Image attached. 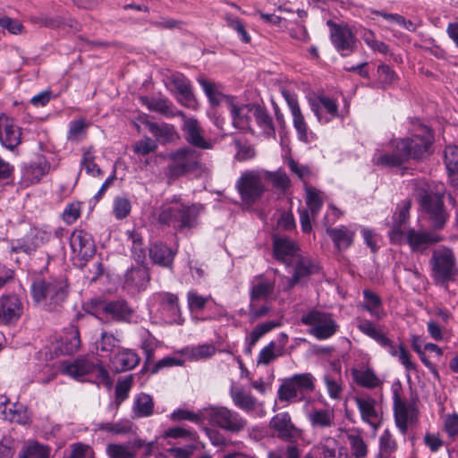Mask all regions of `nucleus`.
<instances>
[{"label": "nucleus", "instance_id": "774afa93", "mask_svg": "<svg viewBox=\"0 0 458 458\" xmlns=\"http://www.w3.org/2000/svg\"><path fill=\"white\" fill-rule=\"evenodd\" d=\"M131 202L123 197H117L114 200V214L117 219L126 217L131 212Z\"/></svg>", "mask_w": 458, "mask_h": 458}, {"label": "nucleus", "instance_id": "de8ad7c7", "mask_svg": "<svg viewBox=\"0 0 458 458\" xmlns=\"http://www.w3.org/2000/svg\"><path fill=\"white\" fill-rule=\"evenodd\" d=\"M140 102L150 111L158 112L160 114H171V102L167 98H149L148 97H140Z\"/></svg>", "mask_w": 458, "mask_h": 458}, {"label": "nucleus", "instance_id": "052dcab7", "mask_svg": "<svg viewBox=\"0 0 458 458\" xmlns=\"http://www.w3.org/2000/svg\"><path fill=\"white\" fill-rule=\"evenodd\" d=\"M259 301H252L250 300L248 315L250 322L266 317L272 310L267 301H265V303L261 305H259Z\"/></svg>", "mask_w": 458, "mask_h": 458}, {"label": "nucleus", "instance_id": "72a5a7b5", "mask_svg": "<svg viewBox=\"0 0 458 458\" xmlns=\"http://www.w3.org/2000/svg\"><path fill=\"white\" fill-rule=\"evenodd\" d=\"M175 252L164 243H155L149 249V257L152 261L164 267H170L173 264Z\"/></svg>", "mask_w": 458, "mask_h": 458}, {"label": "nucleus", "instance_id": "39448f33", "mask_svg": "<svg viewBox=\"0 0 458 458\" xmlns=\"http://www.w3.org/2000/svg\"><path fill=\"white\" fill-rule=\"evenodd\" d=\"M36 302L47 306L49 310L61 304L67 296L66 284L56 279H38L31 285Z\"/></svg>", "mask_w": 458, "mask_h": 458}, {"label": "nucleus", "instance_id": "a211bd4d", "mask_svg": "<svg viewBox=\"0 0 458 458\" xmlns=\"http://www.w3.org/2000/svg\"><path fill=\"white\" fill-rule=\"evenodd\" d=\"M21 140V130L13 119L5 114L0 115V142L8 148L14 149Z\"/></svg>", "mask_w": 458, "mask_h": 458}, {"label": "nucleus", "instance_id": "f3484780", "mask_svg": "<svg viewBox=\"0 0 458 458\" xmlns=\"http://www.w3.org/2000/svg\"><path fill=\"white\" fill-rule=\"evenodd\" d=\"M70 245L72 252L81 259L91 258L96 251L92 236L81 229H76L70 237Z\"/></svg>", "mask_w": 458, "mask_h": 458}, {"label": "nucleus", "instance_id": "7ed1b4c3", "mask_svg": "<svg viewBox=\"0 0 458 458\" xmlns=\"http://www.w3.org/2000/svg\"><path fill=\"white\" fill-rule=\"evenodd\" d=\"M315 390V377L311 373L295 374L284 378L277 390V399L286 403L305 401Z\"/></svg>", "mask_w": 458, "mask_h": 458}, {"label": "nucleus", "instance_id": "20e7f679", "mask_svg": "<svg viewBox=\"0 0 458 458\" xmlns=\"http://www.w3.org/2000/svg\"><path fill=\"white\" fill-rule=\"evenodd\" d=\"M431 277L437 284L454 282L458 276V263L452 249L440 247L433 250L429 259Z\"/></svg>", "mask_w": 458, "mask_h": 458}, {"label": "nucleus", "instance_id": "58836bf2", "mask_svg": "<svg viewBox=\"0 0 458 458\" xmlns=\"http://www.w3.org/2000/svg\"><path fill=\"white\" fill-rule=\"evenodd\" d=\"M352 374L354 381L361 386L368 388H374L380 385L381 381L377 377L373 369H353Z\"/></svg>", "mask_w": 458, "mask_h": 458}, {"label": "nucleus", "instance_id": "0e129e2a", "mask_svg": "<svg viewBox=\"0 0 458 458\" xmlns=\"http://www.w3.org/2000/svg\"><path fill=\"white\" fill-rule=\"evenodd\" d=\"M210 298V296L199 295L196 291H189L187 293L189 310L191 312L202 310Z\"/></svg>", "mask_w": 458, "mask_h": 458}, {"label": "nucleus", "instance_id": "1a4fd4ad", "mask_svg": "<svg viewBox=\"0 0 458 458\" xmlns=\"http://www.w3.org/2000/svg\"><path fill=\"white\" fill-rule=\"evenodd\" d=\"M203 417L211 425L216 426L230 433H239L247 426V420L237 411L224 406L205 409Z\"/></svg>", "mask_w": 458, "mask_h": 458}, {"label": "nucleus", "instance_id": "7c9ffc66", "mask_svg": "<svg viewBox=\"0 0 458 458\" xmlns=\"http://www.w3.org/2000/svg\"><path fill=\"white\" fill-rule=\"evenodd\" d=\"M154 401L152 396L145 393L138 394L132 403L131 418H148L154 413Z\"/></svg>", "mask_w": 458, "mask_h": 458}, {"label": "nucleus", "instance_id": "4468645a", "mask_svg": "<svg viewBox=\"0 0 458 458\" xmlns=\"http://www.w3.org/2000/svg\"><path fill=\"white\" fill-rule=\"evenodd\" d=\"M268 426L278 438L284 441H292L301 436V430L294 425L291 415L287 411L279 412L273 416Z\"/></svg>", "mask_w": 458, "mask_h": 458}, {"label": "nucleus", "instance_id": "b1692460", "mask_svg": "<svg viewBox=\"0 0 458 458\" xmlns=\"http://www.w3.org/2000/svg\"><path fill=\"white\" fill-rule=\"evenodd\" d=\"M311 110L320 123H328L338 114V106L335 100L321 96L318 102L311 103Z\"/></svg>", "mask_w": 458, "mask_h": 458}, {"label": "nucleus", "instance_id": "f257e3e1", "mask_svg": "<svg viewBox=\"0 0 458 458\" xmlns=\"http://www.w3.org/2000/svg\"><path fill=\"white\" fill-rule=\"evenodd\" d=\"M433 135L428 127L420 125L411 137L394 140L390 142L392 150L382 153L377 150L373 157L375 165L384 167L399 166L409 159L420 160L429 154Z\"/></svg>", "mask_w": 458, "mask_h": 458}, {"label": "nucleus", "instance_id": "9b49d317", "mask_svg": "<svg viewBox=\"0 0 458 458\" xmlns=\"http://www.w3.org/2000/svg\"><path fill=\"white\" fill-rule=\"evenodd\" d=\"M64 372L77 380L87 379L97 383L106 382L108 372L100 364L88 358L81 357L64 366Z\"/></svg>", "mask_w": 458, "mask_h": 458}, {"label": "nucleus", "instance_id": "6e6552de", "mask_svg": "<svg viewBox=\"0 0 458 458\" xmlns=\"http://www.w3.org/2000/svg\"><path fill=\"white\" fill-rule=\"evenodd\" d=\"M169 159L171 162L167 166V176L174 180L197 170L200 164V153L185 147L172 152Z\"/></svg>", "mask_w": 458, "mask_h": 458}, {"label": "nucleus", "instance_id": "2eb2a0df", "mask_svg": "<svg viewBox=\"0 0 458 458\" xmlns=\"http://www.w3.org/2000/svg\"><path fill=\"white\" fill-rule=\"evenodd\" d=\"M180 115L183 118L182 131L185 140L191 146L200 149H210L213 144L203 136V130L197 119L186 117L182 112Z\"/></svg>", "mask_w": 458, "mask_h": 458}, {"label": "nucleus", "instance_id": "6e6d98bb", "mask_svg": "<svg viewBox=\"0 0 458 458\" xmlns=\"http://www.w3.org/2000/svg\"><path fill=\"white\" fill-rule=\"evenodd\" d=\"M279 326L280 323L277 321L260 323L252 329L246 340H250V346H254L264 335Z\"/></svg>", "mask_w": 458, "mask_h": 458}, {"label": "nucleus", "instance_id": "5701e85b", "mask_svg": "<svg viewBox=\"0 0 458 458\" xmlns=\"http://www.w3.org/2000/svg\"><path fill=\"white\" fill-rule=\"evenodd\" d=\"M48 170L49 164L43 157H38L37 160L23 165L21 182L25 186L38 183Z\"/></svg>", "mask_w": 458, "mask_h": 458}, {"label": "nucleus", "instance_id": "69168bd1", "mask_svg": "<svg viewBox=\"0 0 458 458\" xmlns=\"http://www.w3.org/2000/svg\"><path fill=\"white\" fill-rule=\"evenodd\" d=\"M324 383L326 384L328 395L330 398L337 400L341 398L342 394V386L341 380L335 378V377L326 374L323 377Z\"/></svg>", "mask_w": 458, "mask_h": 458}, {"label": "nucleus", "instance_id": "6ab92c4d", "mask_svg": "<svg viewBox=\"0 0 458 458\" xmlns=\"http://www.w3.org/2000/svg\"><path fill=\"white\" fill-rule=\"evenodd\" d=\"M275 279H269L264 276H258L250 284L249 293L250 300L252 301H268L270 300H275L276 298V295L275 294Z\"/></svg>", "mask_w": 458, "mask_h": 458}, {"label": "nucleus", "instance_id": "4c0bfd02", "mask_svg": "<svg viewBox=\"0 0 458 458\" xmlns=\"http://www.w3.org/2000/svg\"><path fill=\"white\" fill-rule=\"evenodd\" d=\"M444 155L451 183L458 187V148L448 146L445 148Z\"/></svg>", "mask_w": 458, "mask_h": 458}, {"label": "nucleus", "instance_id": "a19ab883", "mask_svg": "<svg viewBox=\"0 0 458 458\" xmlns=\"http://www.w3.org/2000/svg\"><path fill=\"white\" fill-rule=\"evenodd\" d=\"M306 203L311 216L314 218L319 213L323 205V193L312 187H305Z\"/></svg>", "mask_w": 458, "mask_h": 458}, {"label": "nucleus", "instance_id": "c756f323", "mask_svg": "<svg viewBox=\"0 0 458 458\" xmlns=\"http://www.w3.org/2000/svg\"><path fill=\"white\" fill-rule=\"evenodd\" d=\"M326 232L339 251L348 249L353 242L355 232L344 225L337 228L327 227Z\"/></svg>", "mask_w": 458, "mask_h": 458}, {"label": "nucleus", "instance_id": "3c124183", "mask_svg": "<svg viewBox=\"0 0 458 458\" xmlns=\"http://www.w3.org/2000/svg\"><path fill=\"white\" fill-rule=\"evenodd\" d=\"M161 437L164 439L182 438L191 442H196L198 439L196 431L182 427H174L167 428L163 432Z\"/></svg>", "mask_w": 458, "mask_h": 458}, {"label": "nucleus", "instance_id": "864d4df0", "mask_svg": "<svg viewBox=\"0 0 458 458\" xmlns=\"http://www.w3.org/2000/svg\"><path fill=\"white\" fill-rule=\"evenodd\" d=\"M293 264H295L294 275L299 276L300 280L316 273L318 269V267L307 257L300 256Z\"/></svg>", "mask_w": 458, "mask_h": 458}, {"label": "nucleus", "instance_id": "0eeeda50", "mask_svg": "<svg viewBox=\"0 0 458 458\" xmlns=\"http://www.w3.org/2000/svg\"><path fill=\"white\" fill-rule=\"evenodd\" d=\"M301 322L309 326V334L318 340H326L333 336L339 328L332 314L316 309L310 310L301 316Z\"/></svg>", "mask_w": 458, "mask_h": 458}, {"label": "nucleus", "instance_id": "4be33fe9", "mask_svg": "<svg viewBox=\"0 0 458 458\" xmlns=\"http://www.w3.org/2000/svg\"><path fill=\"white\" fill-rule=\"evenodd\" d=\"M101 310L117 322L130 323L134 315L133 309L123 299L105 302Z\"/></svg>", "mask_w": 458, "mask_h": 458}, {"label": "nucleus", "instance_id": "5fc2aeb1", "mask_svg": "<svg viewBox=\"0 0 458 458\" xmlns=\"http://www.w3.org/2000/svg\"><path fill=\"white\" fill-rule=\"evenodd\" d=\"M148 130L156 138L164 142L173 140L175 136L174 127L166 123H148Z\"/></svg>", "mask_w": 458, "mask_h": 458}, {"label": "nucleus", "instance_id": "603ef678", "mask_svg": "<svg viewBox=\"0 0 458 458\" xmlns=\"http://www.w3.org/2000/svg\"><path fill=\"white\" fill-rule=\"evenodd\" d=\"M20 454L25 455V458H49L50 448L38 442H29L23 446Z\"/></svg>", "mask_w": 458, "mask_h": 458}, {"label": "nucleus", "instance_id": "680f3d73", "mask_svg": "<svg viewBox=\"0 0 458 458\" xmlns=\"http://www.w3.org/2000/svg\"><path fill=\"white\" fill-rule=\"evenodd\" d=\"M225 21L229 28L234 30L238 33L242 42L249 43L250 41V37L246 31L244 24L239 18L227 13L225 16Z\"/></svg>", "mask_w": 458, "mask_h": 458}, {"label": "nucleus", "instance_id": "79ce46f5", "mask_svg": "<svg viewBox=\"0 0 458 458\" xmlns=\"http://www.w3.org/2000/svg\"><path fill=\"white\" fill-rule=\"evenodd\" d=\"M10 246L12 252L30 255L38 249V241H34L29 233L24 238L13 240Z\"/></svg>", "mask_w": 458, "mask_h": 458}, {"label": "nucleus", "instance_id": "473e14b6", "mask_svg": "<svg viewBox=\"0 0 458 458\" xmlns=\"http://www.w3.org/2000/svg\"><path fill=\"white\" fill-rule=\"evenodd\" d=\"M140 362V358L132 350L118 352L112 359V364L116 372H123L134 369Z\"/></svg>", "mask_w": 458, "mask_h": 458}, {"label": "nucleus", "instance_id": "09e8293b", "mask_svg": "<svg viewBox=\"0 0 458 458\" xmlns=\"http://www.w3.org/2000/svg\"><path fill=\"white\" fill-rule=\"evenodd\" d=\"M106 454L109 458H136V451L130 443L127 444H108Z\"/></svg>", "mask_w": 458, "mask_h": 458}, {"label": "nucleus", "instance_id": "cd10ccee", "mask_svg": "<svg viewBox=\"0 0 458 458\" xmlns=\"http://www.w3.org/2000/svg\"><path fill=\"white\" fill-rule=\"evenodd\" d=\"M355 401L362 420L377 428L380 416L376 407V401L370 397H356Z\"/></svg>", "mask_w": 458, "mask_h": 458}, {"label": "nucleus", "instance_id": "412c9836", "mask_svg": "<svg viewBox=\"0 0 458 458\" xmlns=\"http://www.w3.org/2000/svg\"><path fill=\"white\" fill-rule=\"evenodd\" d=\"M284 98L285 101L287 102V105L291 110V114L293 115V126L296 129L298 132V137L300 140L303 142H309V133H308V127L307 123L305 122L304 116L301 114V111L299 106L298 100L295 97V95L288 92L284 91L283 92Z\"/></svg>", "mask_w": 458, "mask_h": 458}, {"label": "nucleus", "instance_id": "aec40b11", "mask_svg": "<svg viewBox=\"0 0 458 458\" xmlns=\"http://www.w3.org/2000/svg\"><path fill=\"white\" fill-rule=\"evenodd\" d=\"M443 240L433 231H417L411 228L406 233V241L412 251L423 252L429 245Z\"/></svg>", "mask_w": 458, "mask_h": 458}, {"label": "nucleus", "instance_id": "ea45409f", "mask_svg": "<svg viewBox=\"0 0 458 458\" xmlns=\"http://www.w3.org/2000/svg\"><path fill=\"white\" fill-rule=\"evenodd\" d=\"M320 458H345V449L340 447L338 442L332 437L326 438L318 446Z\"/></svg>", "mask_w": 458, "mask_h": 458}, {"label": "nucleus", "instance_id": "f8f14e48", "mask_svg": "<svg viewBox=\"0 0 458 458\" xmlns=\"http://www.w3.org/2000/svg\"><path fill=\"white\" fill-rule=\"evenodd\" d=\"M394 415L396 427L401 434L405 435L410 427L419 420V410L415 403L401 398L398 393L394 394Z\"/></svg>", "mask_w": 458, "mask_h": 458}, {"label": "nucleus", "instance_id": "423d86ee", "mask_svg": "<svg viewBox=\"0 0 458 458\" xmlns=\"http://www.w3.org/2000/svg\"><path fill=\"white\" fill-rule=\"evenodd\" d=\"M419 200L420 208L428 216L432 227L436 230L442 229L448 219V214L444 206L443 194L439 191H434L430 188L420 189Z\"/></svg>", "mask_w": 458, "mask_h": 458}, {"label": "nucleus", "instance_id": "a18cd8bd", "mask_svg": "<svg viewBox=\"0 0 458 458\" xmlns=\"http://www.w3.org/2000/svg\"><path fill=\"white\" fill-rule=\"evenodd\" d=\"M253 115L258 125L268 135L275 133V128L271 116L267 111L260 106H253Z\"/></svg>", "mask_w": 458, "mask_h": 458}, {"label": "nucleus", "instance_id": "ddd939ff", "mask_svg": "<svg viewBox=\"0 0 458 458\" xmlns=\"http://www.w3.org/2000/svg\"><path fill=\"white\" fill-rule=\"evenodd\" d=\"M327 25L331 28V40L342 55H349L356 47L355 38L347 26L338 25L332 21H327Z\"/></svg>", "mask_w": 458, "mask_h": 458}, {"label": "nucleus", "instance_id": "f03ea898", "mask_svg": "<svg viewBox=\"0 0 458 458\" xmlns=\"http://www.w3.org/2000/svg\"><path fill=\"white\" fill-rule=\"evenodd\" d=\"M203 211L200 204L185 205L175 202L173 206H163L157 214L161 225H174L178 230L192 229L198 225V218Z\"/></svg>", "mask_w": 458, "mask_h": 458}, {"label": "nucleus", "instance_id": "bf43d9fd", "mask_svg": "<svg viewBox=\"0 0 458 458\" xmlns=\"http://www.w3.org/2000/svg\"><path fill=\"white\" fill-rule=\"evenodd\" d=\"M282 354V348H277V345L275 342H270L260 351L258 357V362L267 365Z\"/></svg>", "mask_w": 458, "mask_h": 458}, {"label": "nucleus", "instance_id": "f704fd0d", "mask_svg": "<svg viewBox=\"0 0 458 458\" xmlns=\"http://www.w3.org/2000/svg\"><path fill=\"white\" fill-rule=\"evenodd\" d=\"M227 108L231 113L233 123L236 128L246 129L249 126V114H253V106L243 105L238 106L234 105L233 99L232 101L227 100Z\"/></svg>", "mask_w": 458, "mask_h": 458}, {"label": "nucleus", "instance_id": "4d7b16f0", "mask_svg": "<svg viewBox=\"0 0 458 458\" xmlns=\"http://www.w3.org/2000/svg\"><path fill=\"white\" fill-rule=\"evenodd\" d=\"M265 181L271 182L273 186L279 190H286L290 186V179L286 173L282 170L269 172L263 170Z\"/></svg>", "mask_w": 458, "mask_h": 458}, {"label": "nucleus", "instance_id": "c9c22d12", "mask_svg": "<svg viewBox=\"0 0 458 458\" xmlns=\"http://www.w3.org/2000/svg\"><path fill=\"white\" fill-rule=\"evenodd\" d=\"M313 428H327L335 425V412L329 409H313L308 414Z\"/></svg>", "mask_w": 458, "mask_h": 458}, {"label": "nucleus", "instance_id": "dca6fc26", "mask_svg": "<svg viewBox=\"0 0 458 458\" xmlns=\"http://www.w3.org/2000/svg\"><path fill=\"white\" fill-rule=\"evenodd\" d=\"M297 245L287 237L275 236L273 241L274 257L286 267L291 266L301 256Z\"/></svg>", "mask_w": 458, "mask_h": 458}, {"label": "nucleus", "instance_id": "9d476101", "mask_svg": "<svg viewBox=\"0 0 458 458\" xmlns=\"http://www.w3.org/2000/svg\"><path fill=\"white\" fill-rule=\"evenodd\" d=\"M263 170H247L236 182L237 191L246 204L252 205L266 191Z\"/></svg>", "mask_w": 458, "mask_h": 458}, {"label": "nucleus", "instance_id": "bb28decb", "mask_svg": "<svg viewBox=\"0 0 458 458\" xmlns=\"http://www.w3.org/2000/svg\"><path fill=\"white\" fill-rule=\"evenodd\" d=\"M377 344L385 348L391 356L398 357L400 362L404 366L407 371L416 369L415 364L411 360L410 353L403 348V344H394L386 335L381 337Z\"/></svg>", "mask_w": 458, "mask_h": 458}, {"label": "nucleus", "instance_id": "13d9d810", "mask_svg": "<svg viewBox=\"0 0 458 458\" xmlns=\"http://www.w3.org/2000/svg\"><path fill=\"white\" fill-rule=\"evenodd\" d=\"M119 346V340L111 333L103 331L100 339L96 342V348L106 353L114 352Z\"/></svg>", "mask_w": 458, "mask_h": 458}, {"label": "nucleus", "instance_id": "e2e57ef3", "mask_svg": "<svg viewBox=\"0 0 458 458\" xmlns=\"http://www.w3.org/2000/svg\"><path fill=\"white\" fill-rule=\"evenodd\" d=\"M346 437L356 458L364 457L367 454V447L362 437L354 432H348Z\"/></svg>", "mask_w": 458, "mask_h": 458}, {"label": "nucleus", "instance_id": "c03bdc74", "mask_svg": "<svg viewBox=\"0 0 458 458\" xmlns=\"http://www.w3.org/2000/svg\"><path fill=\"white\" fill-rule=\"evenodd\" d=\"M132 423L128 420H122L116 422H102L98 424L101 431L109 432L114 435H126L132 431Z\"/></svg>", "mask_w": 458, "mask_h": 458}, {"label": "nucleus", "instance_id": "2f4dec72", "mask_svg": "<svg viewBox=\"0 0 458 458\" xmlns=\"http://www.w3.org/2000/svg\"><path fill=\"white\" fill-rule=\"evenodd\" d=\"M230 396L234 405L246 412L255 411L259 405L258 400L253 395L241 387L232 386Z\"/></svg>", "mask_w": 458, "mask_h": 458}, {"label": "nucleus", "instance_id": "338daca9", "mask_svg": "<svg viewBox=\"0 0 458 458\" xmlns=\"http://www.w3.org/2000/svg\"><path fill=\"white\" fill-rule=\"evenodd\" d=\"M357 327L361 333L374 339L377 343L385 335L372 322L367 319L360 320Z\"/></svg>", "mask_w": 458, "mask_h": 458}, {"label": "nucleus", "instance_id": "393cba45", "mask_svg": "<svg viewBox=\"0 0 458 458\" xmlns=\"http://www.w3.org/2000/svg\"><path fill=\"white\" fill-rule=\"evenodd\" d=\"M22 313V304L15 295L4 296L0 300V318L5 323L17 320Z\"/></svg>", "mask_w": 458, "mask_h": 458}, {"label": "nucleus", "instance_id": "49530a36", "mask_svg": "<svg viewBox=\"0 0 458 458\" xmlns=\"http://www.w3.org/2000/svg\"><path fill=\"white\" fill-rule=\"evenodd\" d=\"M4 419L12 422L25 425L30 422V418L27 409L21 404H13L4 411Z\"/></svg>", "mask_w": 458, "mask_h": 458}, {"label": "nucleus", "instance_id": "a878e982", "mask_svg": "<svg viewBox=\"0 0 458 458\" xmlns=\"http://www.w3.org/2000/svg\"><path fill=\"white\" fill-rule=\"evenodd\" d=\"M149 281L148 271L146 267H132L124 276V288L128 291H141L147 287Z\"/></svg>", "mask_w": 458, "mask_h": 458}, {"label": "nucleus", "instance_id": "37998d69", "mask_svg": "<svg viewBox=\"0 0 458 458\" xmlns=\"http://www.w3.org/2000/svg\"><path fill=\"white\" fill-rule=\"evenodd\" d=\"M81 168L84 169L86 173L92 177H99L102 175V170L95 163V155L92 147L83 149Z\"/></svg>", "mask_w": 458, "mask_h": 458}, {"label": "nucleus", "instance_id": "e433bc0d", "mask_svg": "<svg viewBox=\"0 0 458 458\" xmlns=\"http://www.w3.org/2000/svg\"><path fill=\"white\" fill-rule=\"evenodd\" d=\"M81 346L80 333L77 327L70 326L61 337V352L66 354L74 353Z\"/></svg>", "mask_w": 458, "mask_h": 458}, {"label": "nucleus", "instance_id": "8fccbe9b", "mask_svg": "<svg viewBox=\"0 0 458 458\" xmlns=\"http://www.w3.org/2000/svg\"><path fill=\"white\" fill-rule=\"evenodd\" d=\"M363 296L366 301L364 308L373 317L381 318L384 316V312L380 310L382 302L379 296L368 289L363 291Z\"/></svg>", "mask_w": 458, "mask_h": 458}, {"label": "nucleus", "instance_id": "c85d7f7f", "mask_svg": "<svg viewBox=\"0 0 458 458\" xmlns=\"http://www.w3.org/2000/svg\"><path fill=\"white\" fill-rule=\"evenodd\" d=\"M198 82L213 107L218 106L222 103H225L227 106V100H233L232 97L223 94L220 84L208 81L203 77L199 78Z\"/></svg>", "mask_w": 458, "mask_h": 458}]
</instances>
